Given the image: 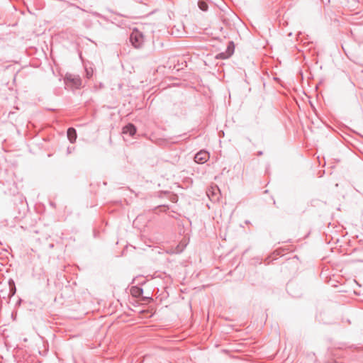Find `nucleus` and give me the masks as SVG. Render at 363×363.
I'll list each match as a JSON object with an SVG mask.
<instances>
[{
	"label": "nucleus",
	"instance_id": "obj_2",
	"mask_svg": "<svg viewBox=\"0 0 363 363\" xmlns=\"http://www.w3.org/2000/svg\"><path fill=\"white\" fill-rule=\"evenodd\" d=\"M66 84L72 87L78 88L81 85V79L78 76L67 74L65 77Z\"/></svg>",
	"mask_w": 363,
	"mask_h": 363
},
{
	"label": "nucleus",
	"instance_id": "obj_1",
	"mask_svg": "<svg viewBox=\"0 0 363 363\" xmlns=\"http://www.w3.org/2000/svg\"><path fill=\"white\" fill-rule=\"evenodd\" d=\"M130 40L135 48H139L143 44L144 36L140 31L135 28L130 34Z\"/></svg>",
	"mask_w": 363,
	"mask_h": 363
},
{
	"label": "nucleus",
	"instance_id": "obj_8",
	"mask_svg": "<svg viewBox=\"0 0 363 363\" xmlns=\"http://www.w3.org/2000/svg\"><path fill=\"white\" fill-rule=\"evenodd\" d=\"M131 293L134 296H138L140 294V289L138 288H133L131 289Z\"/></svg>",
	"mask_w": 363,
	"mask_h": 363
},
{
	"label": "nucleus",
	"instance_id": "obj_7",
	"mask_svg": "<svg viewBox=\"0 0 363 363\" xmlns=\"http://www.w3.org/2000/svg\"><path fill=\"white\" fill-rule=\"evenodd\" d=\"M234 48H235L234 43L233 42H230L228 47V52L229 55L233 54V52L234 51Z\"/></svg>",
	"mask_w": 363,
	"mask_h": 363
},
{
	"label": "nucleus",
	"instance_id": "obj_6",
	"mask_svg": "<svg viewBox=\"0 0 363 363\" xmlns=\"http://www.w3.org/2000/svg\"><path fill=\"white\" fill-rule=\"evenodd\" d=\"M198 6L203 11H206L208 9V5H207L206 2L203 1H199L198 2Z\"/></svg>",
	"mask_w": 363,
	"mask_h": 363
},
{
	"label": "nucleus",
	"instance_id": "obj_3",
	"mask_svg": "<svg viewBox=\"0 0 363 363\" xmlns=\"http://www.w3.org/2000/svg\"><path fill=\"white\" fill-rule=\"evenodd\" d=\"M209 159V153L206 151L202 150L198 152L194 157V160L197 163H204Z\"/></svg>",
	"mask_w": 363,
	"mask_h": 363
},
{
	"label": "nucleus",
	"instance_id": "obj_5",
	"mask_svg": "<svg viewBox=\"0 0 363 363\" xmlns=\"http://www.w3.org/2000/svg\"><path fill=\"white\" fill-rule=\"evenodd\" d=\"M67 137L71 143L75 142L77 139V133L73 128H69L67 130Z\"/></svg>",
	"mask_w": 363,
	"mask_h": 363
},
{
	"label": "nucleus",
	"instance_id": "obj_4",
	"mask_svg": "<svg viewBox=\"0 0 363 363\" xmlns=\"http://www.w3.org/2000/svg\"><path fill=\"white\" fill-rule=\"evenodd\" d=\"M136 133V128L132 123H128L124 126L122 129L123 134H129L130 136H133Z\"/></svg>",
	"mask_w": 363,
	"mask_h": 363
}]
</instances>
